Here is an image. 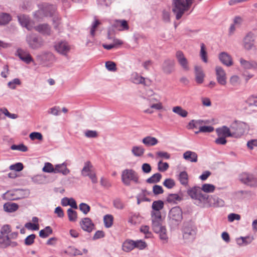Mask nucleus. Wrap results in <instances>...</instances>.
Returning a JSON list of instances; mask_svg holds the SVG:
<instances>
[{
    "label": "nucleus",
    "instance_id": "25",
    "mask_svg": "<svg viewBox=\"0 0 257 257\" xmlns=\"http://www.w3.org/2000/svg\"><path fill=\"white\" fill-rule=\"evenodd\" d=\"M216 133L219 136H223L224 137H232L231 128L225 125H223L220 127L217 128L216 130Z\"/></svg>",
    "mask_w": 257,
    "mask_h": 257
},
{
    "label": "nucleus",
    "instance_id": "61",
    "mask_svg": "<svg viewBox=\"0 0 257 257\" xmlns=\"http://www.w3.org/2000/svg\"><path fill=\"white\" fill-rule=\"evenodd\" d=\"M20 80L18 78H15L12 81H10L8 85L10 88L14 89L16 88L17 85H20Z\"/></svg>",
    "mask_w": 257,
    "mask_h": 257
},
{
    "label": "nucleus",
    "instance_id": "51",
    "mask_svg": "<svg viewBox=\"0 0 257 257\" xmlns=\"http://www.w3.org/2000/svg\"><path fill=\"white\" fill-rule=\"evenodd\" d=\"M163 185L168 189H172L175 186V182L173 179L168 178L164 181Z\"/></svg>",
    "mask_w": 257,
    "mask_h": 257
},
{
    "label": "nucleus",
    "instance_id": "19",
    "mask_svg": "<svg viewBox=\"0 0 257 257\" xmlns=\"http://www.w3.org/2000/svg\"><path fill=\"white\" fill-rule=\"evenodd\" d=\"M113 28L118 31H125L129 29L127 22L124 20H116L111 23Z\"/></svg>",
    "mask_w": 257,
    "mask_h": 257
},
{
    "label": "nucleus",
    "instance_id": "8",
    "mask_svg": "<svg viewBox=\"0 0 257 257\" xmlns=\"http://www.w3.org/2000/svg\"><path fill=\"white\" fill-rule=\"evenodd\" d=\"M26 41L29 47L32 50H36L41 49L45 45L44 40L35 34L27 35Z\"/></svg>",
    "mask_w": 257,
    "mask_h": 257
},
{
    "label": "nucleus",
    "instance_id": "29",
    "mask_svg": "<svg viewBox=\"0 0 257 257\" xmlns=\"http://www.w3.org/2000/svg\"><path fill=\"white\" fill-rule=\"evenodd\" d=\"M159 141L155 137L151 136H147L142 140V143L148 147L154 146L158 143Z\"/></svg>",
    "mask_w": 257,
    "mask_h": 257
},
{
    "label": "nucleus",
    "instance_id": "46",
    "mask_svg": "<svg viewBox=\"0 0 257 257\" xmlns=\"http://www.w3.org/2000/svg\"><path fill=\"white\" fill-rule=\"evenodd\" d=\"M91 167L92 166L89 161L85 162L84 164V166L81 171L82 175L84 176H88L89 174V172H90V169Z\"/></svg>",
    "mask_w": 257,
    "mask_h": 257
},
{
    "label": "nucleus",
    "instance_id": "50",
    "mask_svg": "<svg viewBox=\"0 0 257 257\" xmlns=\"http://www.w3.org/2000/svg\"><path fill=\"white\" fill-rule=\"evenodd\" d=\"M113 204L114 207L117 209L121 210L125 207L124 204L119 198L114 199L113 202Z\"/></svg>",
    "mask_w": 257,
    "mask_h": 257
},
{
    "label": "nucleus",
    "instance_id": "48",
    "mask_svg": "<svg viewBox=\"0 0 257 257\" xmlns=\"http://www.w3.org/2000/svg\"><path fill=\"white\" fill-rule=\"evenodd\" d=\"M11 149L12 150H18L22 152H26L28 151L27 147L23 144L18 145H13L11 146Z\"/></svg>",
    "mask_w": 257,
    "mask_h": 257
},
{
    "label": "nucleus",
    "instance_id": "6",
    "mask_svg": "<svg viewBox=\"0 0 257 257\" xmlns=\"http://www.w3.org/2000/svg\"><path fill=\"white\" fill-rule=\"evenodd\" d=\"M139 178L138 173L132 169H124L121 172V181L125 186H130L131 182L138 184L139 183Z\"/></svg>",
    "mask_w": 257,
    "mask_h": 257
},
{
    "label": "nucleus",
    "instance_id": "11",
    "mask_svg": "<svg viewBox=\"0 0 257 257\" xmlns=\"http://www.w3.org/2000/svg\"><path fill=\"white\" fill-rule=\"evenodd\" d=\"M183 238L185 239L193 240L196 234V227L191 222L184 223Z\"/></svg>",
    "mask_w": 257,
    "mask_h": 257
},
{
    "label": "nucleus",
    "instance_id": "27",
    "mask_svg": "<svg viewBox=\"0 0 257 257\" xmlns=\"http://www.w3.org/2000/svg\"><path fill=\"white\" fill-rule=\"evenodd\" d=\"M55 173H61L64 175H67L70 173V170L67 168L65 163L55 165Z\"/></svg>",
    "mask_w": 257,
    "mask_h": 257
},
{
    "label": "nucleus",
    "instance_id": "14",
    "mask_svg": "<svg viewBox=\"0 0 257 257\" xmlns=\"http://www.w3.org/2000/svg\"><path fill=\"white\" fill-rule=\"evenodd\" d=\"M239 180L244 184L251 187L257 186V179L252 175L244 173L240 175Z\"/></svg>",
    "mask_w": 257,
    "mask_h": 257
},
{
    "label": "nucleus",
    "instance_id": "45",
    "mask_svg": "<svg viewBox=\"0 0 257 257\" xmlns=\"http://www.w3.org/2000/svg\"><path fill=\"white\" fill-rule=\"evenodd\" d=\"M132 80L136 84H144L145 85V78L139 75L137 73L133 75Z\"/></svg>",
    "mask_w": 257,
    "mask_h": 257
},
{
    "label": "nucleus",
    "instance_id": "18",
    "mask_svg": "<svg viewBox=\"0 0 257 257\" xmlns=\"http://www.w3.org/2000/svg\"><path fill=\"white\" fill-rule=\"evenodd\" d=\"M175 62L173 60L168 59L165 60L162 64V70L164 73L170 74L174 71Z\"/></svg>",
    "mask_w": 257,
    "mask_h": 257
},
{
    "label": "nucleus",
    "instance_id": "52",
    "mask_svg": "<svg viewBox=\"0 0 257 257\" xmlns=\"http://www.w3.org/2000/svg\"><path fill=\"white\" fill-rule=\"evenodd\" d=\"M23 165L21 163H17L15 164L11 165L9 167L11 170H14L17 172L21 171L23 170Z\"/></svg>",
    "mask_w": 257,
    "mask_h": 257
},
{
    "label": "nucleus",
    "instance_id": "9",
    "mask_svg": "<svg viewBox=\"0 0 257 257\" xmlns=\"http://www.w3.org/2000/svg\"><path fill=\"white\" fill-rule=\"evenodd\" d=\"M36 60L40 64L46 66H50L55 61V57L52 53L49 51H44L36 56Z\"/></svg>",
    "mask_w": 257,
    "mask_h": 257
},
{
    "label": "nucleus",
    "instance_id": "60",
    "mask_svg": "<svg viewBox=\"0 0 257 257\" xmlns=\"http://www.w3.org/2000/svg\"><path fill=\"white\" fill-rule=\"evenodd\" d=\"M141 232L146 234V237L151 236V232L150 231L149 226L148 225H143L140 228Z\"/></svg>",
    "mask_w": 257,
    "mask_h": 257
},
{
    "label": "nucleus",
    "instance_id": "17",
    "mask_svg": "<svg viewBox=\"0 0 257 257\" xmlns=\"http://www.w3.org/2000/svg\"><path fill=\"white\" fill-rule=\"evenodd\" d=\"M55 48L57 52L63 55H66L70 49V46L65 41H61L58 43L55 46Z\"/></svg>",
    "mask_w": 257,
    "mask_h": 257
},
{
    "label": "nucleus",
    "instance_id": "44",
    "mask_svg": "<svg viewBox=\"0 0 257 257\" xmlns=\"http://www.w3.org/2000/svg\"><path fill=\"white\" fill-rule=\"evenodd\" d=\"M180 200L181 198L177 194H170L167 198V202L171 203H177V201Z\"/></svg>",
    "mask_w": 257,
    "mask_h": 257
},
{
    "label": "nucleus",
    "instance_id": "31",
    "mask_svg": "<svg viewBox=\"0 0 257 257\" xmlns=\"http://www.w3.org/2000/svg\"><path fill=\"white\" fill-rule=\"evenodd\" d=\"M164 203L162 200L154 201L152 205V210L151 212L161 213L160 211L164 208Z\"/></svg>",
    "mask_w": 257,
    "mask_h": 257
},
{
    "label": "nucleus",
    "instance_id": "1",
    "mask_svg": "<svg viewBox=\"0 0 257 257\" xmlns=\"http://www.w3.org/2000/svg\"><path fill=\"white\" fill-rule=\"evenodd\" d=\"M11 226L9 224H5L1 227L0 230V248L5 249L9 247H15L18 245L17 242L12 240V239L17 238L19 235L18 232L11 233Z\"/></svg>",
    "mask_w": 257,
    "mask_h": 257
},
{
    "label": "nucleus",
    "instance_id": "41",
    "mask_svg": "<svg viewBox=\"0 0 257 257\" xmlns=\"http://www.w3.org/2000/svg\"><path fill=\"white\" fill-rule=\"evenodd\" d=\"M113 217L110 214L105 215L103 217L105 226L107 228L110 227L113 224Z\"/></svg>",
    "mask_w": 257,
    "mask_h": 257
},
{
    "label": "nucleus",
    "instance_id": "59",
    "mask_svg": "<svg viewBox=\"0 0 257 257\" xmlns=\"http://www.w3.org/2000/svg\"><path fill=\"white\" fill-rule=\"evenodd\" d=\"M229 82L232 85L236 86L240 84V80L238 76L233 75L230 77Z\"/></svg>",
    "mask_w": 257,
    "mask_h": 257
},
{
    "label": "nucleus",
    "instance_id": "47",
    "mask_svg": "<svg viewBox=\"0 0 257 257\" xmlns=\"http://www.w3.org/2000/svg\"><path fill=\"white\" fill-rule=\"evenodd\" d=\"M67 214L69 220L71 221H75L77 218V212L71 208H69L67 210Z\"/></svg>",
    "mask_w": 257,
    "mask_h": 257
},
{
    "label": "nucleus",
    "instance_id": "10",
    "mask_svg": "<svg viewBox=\"0 0 257 257\" xmlns=\"http://www.w3.org/2000/svg\"><path fill=\"white\" fill-rule=\"evenodd\" d=\"M247 125L243 122L235 121L230 125L232 138H238L243 135Z\"/></svg>",
    "mask_w": 257,
    "mask_h": 257
},
{
    "label": "nucleus",
    "instance_id": "32",
    "mask_svg": "<svg viewBox=\"0 0 257 257\" xmlns=\"http://www.w3.org/2000/svg\"><path fill=\"white\" fill-rule=\"evenodd\" d=\"M20 24L23 27H26L28 30L31 31L32 27L30 25V20L29 18L24 15H21L18 17Z\"/></svg>",
    "mask_w": 257,
    "mask_h": 257
},
{
    "label": "nucleus",
    "instance_id": "33",
    "mask_svg": "<svg viewBox=\"0 0 257 257\" xmlns=\"http://www.w3.org/2000/svg\"><path fill=\"white\" fill-rule=\"evenodd\" d=\"M135 241L131 239L126 240L122 244V250L125 252H130L135 248Z\"/></svg>",
    "mask_w": 257,
    "mask_h": 257
},
{
    "label": "nucleus",
    "instance_id": "64",
    "mask_svg": "<svg viewBox=\"0 0 257 257\" xmlns=\"http://www.w3.org/2000/svg\"><path fill=\"white\" fill-rule=\"evenodd\" d=\"M153 191L155 195H158L163 193V189L162 186L155 185L153 186Z\"/></svg>",
    "mask_w": 257,
    "mask_h": 257
},
{
    "label": "nucleus",
    "instance_id": "26",
    "mask_svg": "<svg viewBox=\"0 0 257 257\" xmlns=\"http://www.w3.org/2000/svg\"><path fill=\"white\" fill-rule=\"evenodd\" d=\"M195 74V80L198 84H201L204 81L205 75L203 73L201 67L195 66L194 67Z\"/></svg>",
    "mask_w": 257,
    "mask_h": 257
},
{
    "label": "nucleus",
    "instance_id": "24",
    "mask_svg": "<svg viewBox=\"0 0 257 257\" xmlns=\"http://www.w3.org/2000/svg\"><path fill=\"white\" fill-rule=\"evenodd\" d=\"M208 202L210 206L215 207H222L224 205V201L218 197L213 195L208 198Z\"/></svg>",
    "mask_w": 257,
    "mask_h": 257
},
{
    "label": "nucleus",
    "instance_id": "4",
    "mask_svg": "<svg viewBox=\"0 0 257 257\" xmlns=\"http://www.w3.org/2000/svg\"><path fill=\"white\" fill-rule=\"evenodd\" d=\"M187 193L194 201V203L197 205H200L208 200V196L203 194L200 187L198 186L189 188Z\"/></svg>",
    "mask_w": 257,
    "mask_h": 257
},
{
    "label": "nucleus",
    "instance_id": "3",
    "mask_svg": "<svg viewBox=\"0 0 257 257\" xmlns=\"http://www.w3.org/2000/svg\"><path fill=\"white\" fill-rule=\"evenodd\" d=\"M194 0H173L172 11L177 20H179L185 12L188 11Z\"/></svg>",
    "mask_w": 257,
    "mask_h": 257
},
{
    "label": "nucleus",
    "instance_id": "16",
    "mask_svg": "<svg viewBox=\"0 0 257 257\" xmlns=\"http://www.w3.org/2000/svg\"><path fill=\"white\" fill-rule=\"evenodd\" d=\"M17 55L22 61L27 64L34 61L29 52L22 49L19 48L17 50Z\"/></svg>",
    "mask_w": 257,
    "mask_h": 257
},
{
    "label": "nucleus",
    "instance_id": "20",
    "mask_svg": "<svg viewBox=\"0 0 257 257\" xmlns=\"http://www.w3.org/2000/svg\"><path fill=\"white\" fill-rule=\"evenodd\" d=\"M80 224L83 230L88 232L92 231L94 227V224L91 220L88 217L82 219L80 222Z\"/></svg>",
    "mask_w": 257,
    "mask_h": 257
},
{
    "label": "nucleus",
    "instance_id": "63",
    "mask_svg": "<svg viewBox=\"0 0 257 257\" xmlns=\"http://www.w3.org/2000/svg\"><path fill=\"white\" fill-rule=\"evenodd\" d=\"M60 108L58 106H54L50 108L48 112L49 114L57 116L59 114Z\"/></svg>",
    "mask_w": 257,
    "mask_h": 257
},
{
    "label": "nucleus",
    "instance_id": "58",
    "mask_svg": "<svg viewBox=\"0 0 257 257\" xmlns=\"http://www.w3.org/2000/svg\"><path fill=\"white\" fill-rule=\"evenodd\" d=\"M29 137L31 140L37 139L41 141L43 139L42 135L38 132H33L30 134Z\"/></svg>",
    "mask_w": 257,
    "mask_h": 257
},
{
    "label": "nucleus",
    "instance_id": "7",
    "mask_svg": "<svg viewBox=\"0 0 257 257\" xmlns=\"http://www.w3.org/2000/svg\"><path fill=\"white\" fill-rule=\"evenodd\" d=\"M56 10V6L48 4H43L40 7V9L34 14V17L37 19H41L43 17H52Z\"/></svg>",
    "mask_w": 257,
    "mask_h": 257
},
{
    "label": "nucleus",
    "instance_id": "40",
    "mask_svg": "<svg viewBox=\"0 0 257 257\" xmlns=\"http://www.w3.org/2000/svg\"><path fill=\"white\" fill-rule=\"evenodd\" d=\"M200 56L202 60V61L205 62L207 63L208 61L207 59V52L206 51V47L205 45L203 43H201L200 44Z\"/></svg>",
    "mask_w": 257,
    "mask_h": 257
},
{
    "label": "nucleus",
    "instance_id": "43",
    "mask_svg": "<svg viewBox=\"0 0 257 257\" xmlns=\"http://www.w3.org/2000/svg\"><path fill=\"white\" fill-rule=\"evenodd\" d=\"M11 20L10 15L7 13L0 14V24L6 25Z\"/></svg>",
    "mask_w": 257,
    "mask_h": 257
},
{
    "label": "nucleus",
    "instance_id": "35",
    "mask_svg": "<svg viewBox=\"0 0 257 257\" xmlns=\"http://www.w3.org/2000/svg\"><path fill=\"white\" fill-rule=\"evenodd\" d=\"M172 111L174 113H176L183 117H186L188 114V112L186 110L183 109V108L180 106L173 107Z\"/></svg>",
    "mask_w": 257,
    "mask_h": 257
},
{
    "label": "nucleus",
    "instance_id": "49",
    "mask_svg": "<svg viewBox=\"0 0 257 257\" xmlns=\"http://www.w3.org/2000/svg\"><path fill=\"white\" fill-rule=\"evenodd\" d=\"M43 171L47 173H55V167L53 165L49 162L46 163L42 169Z\"/></svg>",
    "mask_w": 257,
    "mask_h": 257
},
{
    "label": "nucleus",
    "instance_id": "53",
    "mask_svg": "<svg viewBox=\"0 0 257 257\" xmlns=\"http://www.w3.org/2000/svg\"><path fill=\"white\" fill-rule=\"evenodd\" d=\"M79 209L84 214H87L90 211V207L86 203H81L79 205Z\"/></svg>",
    "mask_w": 257,
    "mask_h": 257
},
{
    "label": "nucleus",
    "instance_id": "34",
    "mask_svg": "<svg viewBox=\"0 0 257 257\" xmlns=\"http://www.w3.org/2000/svg\"><path fill=\"white\" fill-rule=\"evenodd\" d=\"M19 208V205L16 203H6L4 205V209L7 212H13Z\"/></svg>",
    "mask_w": 257,
    "mask_h": 257
},
{
    "label": "nucleus",
    "instance_id": "28",
    "mask_svg": "<svg viewBox=\"0 0 257 257\" xmlns=\"http://www.w3.org/2000/svg\"><path fill=\"white\" fill-rule=\"evenodd\" d=\"M183 158L191 162H197L198 160V155L194 152L187 151L183 154Z\"/></svg>",
    "mask_w": 257,
    "mask_h": 257
},
{
    "label": "nucleus",
    "instance_id": "12",
    "mask_svg": "<svg viewBox=\"0 0 257 257\" xmlns=\"http://www.w3.org/2000/svg\"><path fill=\"white\" fill-rule=\"evenodd\" d=\"M254 34L249 32L247 33L243 39V47L247 50L255 49Z\"/></svg>",
    "mask_w": 257,
    "mask_h": 257
},
{
    "label": "nucleus",
    "instance_id": "54",
    "mask_svg": "<svg viewBox=\"0 0 257 257\" xmlns=\"http://www.w3.org/2000/svg\"><path fill=\"white\" fill-rule=\"evenodd\" d=\"M105 67L106 69L110 71H115L117 69L116 64L112 61H107L105 63Z\"/></svg>",
    "mask_w": 257,
    "mask_h": 257
},
{
    "label": "nucleus",
    "instance_id": "42",
    "mask_svg": "<svg viewBox=\"0 0 257 257\" xmlns=\"http://www.w3.org/2000/svg\"><path fill=\"white\" fill-rule=\"evenodd\" d=\"M201 190L205 193H212L215 189L214 185L210 184H204L202 185Z\"/></svg>",
    "mask_w": 257,
    "mask_h": 257
},
{
    "label": "nucleus",
    "instance_id": "39",
    "mask_svg": "<svg viewBox=\"0 0 257 257\" xmlns=\"http://www.w3.org/2000/svg\"><path fill=\"white\" fill-rule=\"evenodd\" d=\"M249 106L257 107V94L249 96L245 101Z\"/></svg>",
    "mask_w": 257,
    "mask_h": 257
},
{
    "label": "nucleus",
    "instance_id": "37",
    "mask_svg": "<svg viewBox=\"0 0 257 257\" xmlns=\"http://www.w3.org/2000/svg\"><path fill=\"white\" fill-rule=\"evenodd\" d=\"M53 233L51 227L49 226H46L44 229L39 232V236L42 238H46Z\"/></svg>",
    "mask_w": 257,
    "mask_h": 257
},
{
    "label": "nucleus",
    "instance_id": "13",
    "mask_svg": "<svg viewBox=\"0 0 257 257\" xmlns=\"http://www.w3.org/2000/svg\"><path fill=\"white\" fill-rule=\"evenodd\" d=\"M175 57L178 63L184 71H188L190 70L189 62L182 51H177L176 53Z\"/></svg>",
    "mask_w": 257,
    "mask_h": 257
},
{
    "label": "nucleus",
    "instance_id": "56",
    "mask_svg": "<svg viewBox=\"0 0 257 257\" xmlns=\"http://www.w3.org/2000/svg\"><path fill=\"white\" fill-rule=\"evenodd\" d=\"M156 155L158 157L161 159H169L171 157V155L167 152L158 151L156 152Z\"/></svg>",
    "mask_w": 257,
    "mask_h": 257
},
{
    "label": "nucleus",
    "instance_id": "15",
    "mask_svg": "<svg viewBox=\"0 0 257 257\" xmlns=\"http://www.w3.org/2000/svg\"><path fill=\"white\" fill-rule=\"evenodd\" d=\"M215 73L217 82L221 85H226L227 77L223 69L220 66H216L215 68Z\"/></svg>",
    "mask_w": 257,
    "mask_h": 257
},
{
    "label": "nucleus",
    "instance_id": "38",
    "mask_svg": "<svg viewBox=\"0 0 257 257\" xmlns=\"http://www.w3.org/2000/svg\"><path fill=\"white\" fill-rule=\"evenodd\" d=\"M162 177L161 174L157 173L154 174L151 177L147 179V182L150 184L156 183L159 182Z\"/></svg>",
    "mask_w": 257,
    "mask_h": 257
},
{
    "label": "nucleus",
    "instance_id": "55",
    "mask_svg": "<svg viewBox=\"0 0 257 257\" xmlns=\"http://www.w3.org/2000/svg\"><path fill=\"white\" fill-rule=\"evenodd\" d=\"M169 164L166 163H163L160 161L158 164V169L161 172H165L169 168Z\"/></svg>",
    "mask_w": 257,
    "mask_h": 257
},
{
    "label": "nucleus",
    "instance_id": "22",
    "mask_svg": "<svg viewBox=\"0 0 257 257\" xmlns=\"http://www.w3.org/2000/svg\"><path fill=\"white\" fill-rule=\"evenodd\" d=\"M219 59L222 64L227 66H230L233 64L231 56L226 52H223L220 53Z\"/></svg>",
    "mask_w": 257,
    "mask_h": 257
},
{
    "label": "nucleus",
    "instance_id": "23",
    "mask_svg": "<svg viewBox=\"0 0 257 257\" xmlns=\"http://www.w3.org/2000/svg\"><path fill=\"white\" fill-rule=\"evenodd\" d=\"M34 29L43 35H50L51 32L50 27L47 24L36 26L34 27Z\"/></svg>",
    "mask_w": 257,
    "mask_h": 257
},
{
    "label": "nucleus",
    "instance_id": "62",
    "mask_svg": "<svg viewBox=\"0 0 257 257\" xmlns=\"http://www.w3.org/2000/svg\"><path fill=\"white\" fill-rule=\"evenodd\" d=\"M135 247L138 248L140 249H143L147 246L146 243L142 240L135 241Z\"/></svg>",
    "mask_w": 257,
    "mask_h": 257
},
{
    "label": "nucleus",
    "instance_id": "21",
    "mask_svg": "<svg viewBox=\"0 0 257 257\" xmlns=\"http://www.w3.org/2000/svg\"><path fill=\"white\" fill-rule=\"evenodd\" d=\"M241 66L245 70L257 69V62L253 61H247L241 58L239 59Z\"/></svg>",
    "mask_w": 257,
    "mask_h": 257
},
{
    "label": "nucleus",
    "instance_id": "5",
    "mask_svg": "<svg viewBox=\"0 0 257 257\" xmlns=\"http://www.w3.org/2000/svg\"><path fill=\"white\" fill-rule=\"evenodd\" d=\"M169 224L171 228H175L181 222L183 219V213L180 207H173L168 214Z\"/></svg>",
    "mask_w": 257,
    "mask_h": 257
},
{
    "label": "nucleus",
    "instance_id": "30",
    "mask_svg": "<svg viewBox=\"0 0 257 257\" xmlns=\"http://www.w3.org/2000/svg\"><path fill=\"white\" fill-rule=\"evenodd\" d=\"M178 179L182 185L185 187L188 186L189 177L186 171L181 172L178 176Z\"/></svg>",
    "mask_w": 257,
    "mask_h": 257
},
{
    "label": "nucleus",
    "instance_id": "57",
    "mask_svg": "<svg viewBox=\"0 0 257 257\" xmlns=\"http://www.w3.org/2000/svg\"><path fill=\"white\" fill-rule=\"evenodd\" d=\"M36 235L34 234H32L28 236L25 239V244L27 245H32L34 241Z\"/></svg>",
    "mask_w": 257,
    "mask_h": 257
},
{
    "label": "nucleus",
    "instance_id": "2",
    "mask_svg": "<svg viewBox=\"0 0 257 257\" xmlns=\"http://www.w3.org/2000/svg\"><path fill=\"white\" fill-rule=\"evenodd\" d=\"M152 227L156 233L159 234L160 239L166 242L168 237L167 234V230L165 226L162 225L163 219L161 213L151 212Z\"/></svg>",
    "mask_w": 257,
    "mask_h": 257
},
{
    "label": "nucleus",
    "instance_id": "36",
    "mask_svg": "<svg viewBox=\"0 0 257 257\" xmlns=\"http://www.w3.org/2000/svg\"><path fill=\"white\" fill-rule=\"evenodd\" d=\"M132 153L135 157H141L145 153V149L142 146H134L132 149Z\"/></svg>",
    "mask_w": 257,
    "mask_h": 257
}]
</instances>
